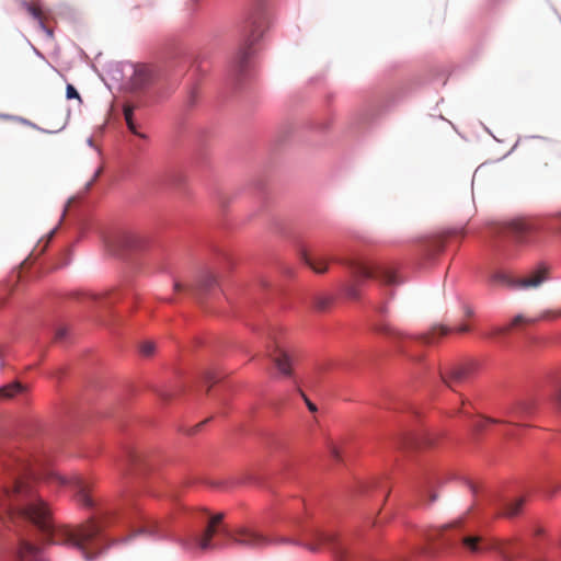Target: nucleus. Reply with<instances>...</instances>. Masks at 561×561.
<instances>
[{"instance_id":"nucleus-1","label":"nucleus","mask_w":561,"mask_h":561,"mask_svg":"<svg viewBox=\"0 0 561 561\" xmlns=\"http://www.w3.org/2000/svg\"><path fill=\"white\" fill-rule=\"evenodd\" d=\"M4 469L11 481L0 494V514L32 523L53 543L77 549L87 561L106 552L104 533L117 512L101 505L91 481L53 468L37 472L18 458L9 459Z\"/></svg>"},{"instance_id":"nucleus-2","label":"nucleus","mask_w":561,"mask_h":561,"mask_svg":"<svg viewBox=\"0 0 561 561\" xmlns=\"http://www.w3.org/2000/svg\"><path fill=\"white\" fill-rule=\"evenodd\" d=\"M342 264L348 267L358 280L375 278L387 285L400 283L394 270L387 265L368 264L357 259H345Z\"/></svg>"},{"instance_id":"nucleus-3","label":"nucleus","mask_w":561,"mask_h":561,"mask_svg":"<svg viewBox=\"0 0 561 561\" xmlns=\"http://www.w3.org/2000/svg\"><path fill=\"white\" fill-rule=\"evenodd\" d=\"M477 369L474 362H460L446 365L439 368L442 381L455 391L457 386L463 385L473 376Z\"/></svg>"},{"instance_id":"nucleus-4","label":"nucleus","mask_w":561,"mask_h":561,"mask_svg":"<svg viewBox=\"0 0 561 561\" xmlns=\"http://www.w3.org/2000/svg\"><path fill=\"white\" fill-rule=\"evenodd\" d=\"M538 231V226L530 219H515L501 227L500 233L517 244H530Z\"/></svg>"},{"instance_id":"nucleus-5","label":"nucleus","mask_w":561,"mask_h":561,"mask_svg":"<svg viewBox=\"0 0 561 561\" xmlns=\"http://www.w3.org/2000/svg\"><path fill=\"white\" fill-rule=\"evenodd\" d=\"M267 355L280 374L284 376L291 375V356L280 342L275 341L273 346H267Z\"/></svg>"},{"instance_id":"nucleus-6","label":"nucleus","mask_w":561,"mask_h":561,"mask_svg":"<svg viewBox=\"0 0 561 561\" xmlns=\"http://www.w3.org/2000/svg\"><path fill=\"white\" fill-rule=\"evenodd\" d=\"M216 284H217L216 276L209 271H204L198 275L196 283L194 285L185 286L180 280H174L173 287L176 293H180L183 290L196 293V291H207V290L211 289Z\"/></svg>"},{"instance_id":"nucleus-7","label":"nucleus","mask_w":561,"mask_h":561,"mask_svg":"<svg viewBox=\"0 0 561 561\" xmlns=\"http://www.w3.org/2000/svg\"><path fill=\"white\" fill-rule=\"evenodd\" d=\"M154 78L153 69L148 65H137L130 78V89L134 92L148 87Z\"/></svg>"},{"instance_id":"nucleus-8","label":"nucleus","mask_w":561,"mask_h":561,"mask_svg":"<svg viewBox=\"0 0 561 561\" xmlns=\"http://www.w3.org/2000/svg\"><path fill=\"white\" fill-rule=\"evenodd\" d=\"M549 268L545 265H539L533 270L527 276L518 278L519 288H536L539 287L545 280L548 279Z\"/></svg>"},{"instance_id":"nucleus-9","label":"nucleus","mask_w":561,"mask_h":561,"mask_svg":"<svg viewBox=\"0 0 561 561\" xmlns=\"http://www.w3.org/2000/svg\"><path fill=\"white\" fill-rule=\"evenodd\" d=\"M16 558L18 561H48L37 546L24 539L20 541Z\"/></svg>"},{"instance_id":"nucleus-10","label":"nucleus","mask_w":561,"mask_h":561,"mask_svg":"<svg viewBox=\"0 0 561 561\" xmlns=\"http://www.w3.org/2000/svg\"><path fill=\"white\" fill-rule=\"evenodd\" d=\"M22 7L34 20L38 22V25L43 31H45L49 36L53 35V31L46 26L48 13L44 11L37 1H23Z\"/></svg>"},{"instance_id":"nucleus-11","label":"nucleus","mask_w":561,"mask_h":561,"mask_svg":"<svg viewBox=\"0 0 561 561\" xmlns=\"http://www.w3.org/2000/svg\"><path fill=\"white\" fill-rule=\"evenodd\" d=\"M301 261L318 274L325 273L329 266V259L318 253H309L304 250L300 253Z\"/></svg>"},{"instance_id":"nucleus-12","label":"nucleus","mask_w":561,"mask_h":561,"mask_svg":"<svg viewBox=\"0 0 561 561\" xmlns=\"http://www.w3.org/2000/svg\"><path fill=\"white\" fill-rule=\"evenodd\" d=\"M222 518H224L222 514H217V515L213 516L209 519L204 534L196 538L197 546L202 550H207L211 547L210 540H211L213 536L215 535V533L217 531V527L220 525Z\"/></svg>"},{"instance_id":"nucleus-13","label":"nucleus","mask_w":561,"mask_h":561,"mask_svg":"<svg viewBox=\"0 0 561 561\" xmlns=\"http://www.w3.org/2000/svg\"><path fill=\"white\" fill-rule=\"evenodd\" d=\"M536 319H527L523 314L516 316L512 322L507 325L494 327L486 334L485 337L497 339L502 335L507 334L513 328H517L520 324H534Z\"/></svg>"},{"instance_id":"nucleus-14","label":"nucleus","mask_w":561,"mask_h":561,"mask_svg":"<svg viewBox=\"0 0 561 561\" xmlns=\"http://www.w3.org/2000/svg\"><path fill=\"white\" fill-rule=\"evenodd\" d=\"M256 39H257V36L254 35V33H252L251 35H249L247 37L242 47L238 51L237 57H236V64H237V68L240 72L243 71V69L245 68V65L251 56V46L254 44V42Z\"/></svg>"},{"instance_id":"nucleus-15","label":"nucleus","mask_w":561,"mask_h":561,"mask_svg":"<svg viewBox=\"0 0 561 561\" xmlns=\"http://www.w3.org/2000/svg\"><path fill=\"white\" fill-rule=\"evenodd\" d=\"M236 541L250 547H261L267 543L265 537L252 530L240 531L236 537Z\"/></svg>"},{"instance_id":"nucleus-16","label":"nucleus","mask_w":561,"mask_h":561,"mask_svg":"<svg viewBox=\"0 0 561 561\" xmlns=\"http://www.w3.org/2000/svg\"><path fill=\"white\" fill-rule=\"evenodd\" d=\"M375 331L392 340H401L405 334L388 322H380L375 325Z\"/></svg>"},{"instance_id":"nucleus-17","label":"nucleus","mask_w":561,"mask_h":561,"mask_svg":"<svg viewBox=\"0 0 561 561\" xmlns=\"http://www.w3.org/2000/svg\"><path fill=\"white\" fill-rule=\"evenodd\" d=\"M449 332V329L444 325H435L427 333L419 336L420 341L425 344H433L437 341L438 336H444Z\"/></svg>"},{"instance_id":"nucleus-18","label":"nucleus","mask_w":561,"mask_h":561,"mask_svg":"<svg viewBox=\"0 0 561 561\" xmlns=\"http://www.w3.org/2000/svg\"><path fill=\"white\" fill-rule=\"evenodd\" d=\"M25 390V386H23L19 381H14L12 383L1 387L0 394L7 399H10L16 396L18 393L24 392Z\"/></svg>"},{"instance_id":"nucleus-19","label":"nucleus","mask_w":561,"mask_h":561,"mask_svg":"<svg viewBox=\"0 0 561 561\" xmlns=\"http://www.w3.org/2000/svg\"><path fill=\"white\" fill-rule=\"evenodd\" d=\"M525 500L523 497L516 499L507 504H505L503 515L506 517H514L519 514Z\"/></svg>"},{"instance_id":"nucleus-20","label":"nucleus","mask_w":561,"mask_h":561,"mask_svg":"<svg viewBox=\"0 0 561 561\" xmlns=\"http://www.w3.org/2000/svg\"><path fill=\"white\" fill-rule=\"evenodd\" d=\"M492 282L500 285L518 287V279H513L508 274L504 272L494 273L492 276Z\"/></svg>"},{"instance_id":"nucleus-21","label":"nucleus","mask_w":561,"mask_h":561,"mask_svg":"<svg viewBox=\"0 0 561 561\" xmlns=\"http://www.w3.org/2000/svg\"><path fill=\"white\" fill-rule=\"evenodd\" d=\"M458 231L453 229V230H447V231H444L439 234V237L433 242V248H434V251L436 252H440L444 250V247H445V241L447 238L456 234Z\"/></svg>"},{"instance_id":"nucleus-22","label":"nucleus","mask_w":561,"mask_h":561,"mask_svg":"<svg viewBox=\"0 0 561 561\" xmlns=\"http://www.w3.org/2000/svg\"><path fill=\"white\" fill-rule=\"evenodd\" d=\"M531 411V407L528 403H518L511 412L514 419H524Z\"/></svg>"},{"instance_id":"nucleus-23","label":"nucleus","mask_w":561,"mask_h":561,"mask_svg":"<svg viewBox=\"0 0 561 561\" xmlns=\"http://www.w3.org/2000/svg\"><path fill=\"white\" fill-rule=\"evenodd\" d=\"M497 423H504V421L497 420V419H491V417H481L479 421L472 424V428L474 432L480 433L482 432L488 424H497Z\"/></svg>"},{"instance_id":"nucleus-24","label":"nucleus","mask_w":561,"mask_h":561,"mask_svg":"<svg viewBox=\"0 0 561 561\" xmlns=\"http://www.w3.org/2000/svg\"><path fill=\"white\" fill-rule=\"evenodd\" d=\"M480 537L468 536L462 538V543L472 552L479 551Z\"/></svg>"},{"instance_id":"nucleus-25","label":"nucleus","mask_w":561,"mask_h":561,"mask_svg":"<svg viewBox=\"0 0 561 561\" xmlns=\"http://www.w3.org/2000/svg\"><path fill=\"white\" fill-rule=\"evenodd\" d=\"M560 317H561V309L560 310H545L539 314V317L535 318L536 319L535 323L540 320H546V321L556 320Z\"/></svg>"},{"instance_id":"nucleus-26","label":"nucleus","mask_w":561,"mask_h":561,"mask_svg":"<svg viewBox=\"0 0 561 561\" xmlns=\"http://www.w3.org/2000/svg\"><path fill=\"white\" fill-rule=\"evenodd\" d=\"M201 379L205 385H207V391H209L210 387L217 381V377L211 369L204 370Z\"/></svg>"},{"instance_id":"nucleus-27","label":"nucleus","mask_w":561,"mask_h":561,"mask_svg":"<svg viewBox=\"0 0 561 561\" xmlns=\"http://www.w3.org/2000/svg\"><path fill=\"white\" fill-rule=\"evenodd\" d=\"M140 353L145 357L153 355L156 351V344L152 341H145L139 346Z\"/></svg>"},{"instance_id":"nucleus-28","label":"nucleus","mask_w":561,"mask_h":561,"mask_svg":"<svg viewBox=\"0 0 561 561\" xmlns=\"http://www.w3.org/2000/svg\"><path fill=\"white\" fill-rule=\"evenodd\" d=\"M134 110H135V107L130 104H125L123 107V113H124V117H125L127 125L134 122V119H133Z\"/></svg>"},{"instance_id":"nucleus-29","label":"nucleus","mask_w":561,"mask_h":561,"mask_svg":"<svg viewBox=\"0 0 561 561\" xmlns=\"http://www.w3.org/2000/svg\"><path fill=\"white\" fill-rule=\"evenodd\" d=\"M139 531L147 533V534H154L158 531V523L154 520H147L146 525Z\"/></svg>"},{"instance_id":"nucleus-30","label":"nucleus","mask_w":561,"mask_h":561,"mask_svg":"<svg viewBox=\"0 0 561 561\" xmlns=\"http://www.w3.org/2000/svg\"><path fill=\"white\" fill-rule=\"evenodd\" d=\"M66 96L67 99H77L80 103L82 102L80 94L72 84H67Z\"/></svg>"},{"instance_id":"nucleus-31","label":"nucleus","mask_w":561,"mask_h":561,"mask_svg":"<svg viewBox=\"0 0 561 561\" xmlns=\"http://www.w3.org/2000/svg\"><path fill=\"white\" fill-rule=\"evenodd\" d=\"M68 335V329L66 327H59L55 332V342H62Z\"/></svg>"},{"instance_id":"nucleus-32","label":"nucleus","mask_w":561,"mask_h":561,"mask_svg":"<svg viewBox=\"0 0 561 561\" xmlns=\"http://www.w3.org/2000/svg\"><path fill=\"white\" fill-rule=\"evenodd\" d=\"M345 291L347 297L354 300L358 299L360 296L359 290L355 285H348Z\"/></svg>"},{"instance_id":"nucleus-33","label":"nucleus","mask_w":561,"mask_h":561,"mask_svg":"<svg viewBox=\"0 0 561 561\" xmlns=\"http://www.w3.org/2000/svg\"><path fill=\"white\" fill-rule=\"evenodd\" d=\"M466 405H471V402L468 399H466V398H461V407L456 411V413L457 414L469 415L467 413V411L465 410Z\"/></svg>"},{"instance_id":"nucleus-34","label":"nucleus","mask_w":561,"mask_h":561,"mask_svg":"<svg viewBox=\"0 0 561 561\" xmlns=\"http://www.w3.org/2000/svg\"><path fill=\"white\" fill-rule=\"evenodd\" d=\"M301 396H302V398H304V400H305V402H306L307 408L309 409V411H310V412H316V411L318 410V409H317V407H316V404H314V403H312V402H311V401L306 397V394H305L304 392H301Z\"/></svg>"},{"instance_id":"nucleus-35","label":"nucleus","mask_w":561,"mask_h":561,"mask_svg":"<svg viewBox=\"0 0 561 561\" xmlns=\"http://www.w3.org/2000/svg\"><path fill=\"white\" fill-rule=\"evenodd\" d=\"M127 126H128V129H129L134 135H137V136H139V137H141V138H145V137H146L144 134L138 133L135 122H133V123L128 124Z\"/></svg>"},{"instance_id":"nucleus-36","label":"nucleus","mask_w":561,"mask_h":561,"mask_svg":"<svg viewBox=\"0 0 561 561\" xmlns=\"http://www.w3.org/2000/svg\"><path fill=\"white\" fill-rule=\"evenodd\" d=\"M376 311L379 314L383 316V314H386L388 312V308H387V306L385 304H381L379 306H376Z\"/></svg>"},{"instance_id":"nucleus-37","label":"nucleus","mask_w":561,"mask_h":561,"mask_svg":"<svg viewBox=\"0 0 561 561\" xmlns=\"http://www.w3.org/2000/svg\"><path fill=\"white\" fill-rule=\"evenodd\" d=\"M331 455L332 457H334L336 460H340V451L337 449L336 446H331Z\"/></svg>"},{"instance_id":"nucleus-38","label":"nucleus","mask_w":561,"mask_h":561,"mask_svg":"<svg viewBox=\"0 0 561 561\" xmlns=\"http://www.w3.org/2000/svg\"><path fill=\"white\" fill-rule=\"evenodd\" d=\"M556 400H557L558 405L561 408V386L559 387V389L557 391Z\"/></svg>"},{"instance_id":"nucleus-39","label":"nucleus","mask_w":561,"mask_h":561,"mask_svg":"<svg viewBox=\"0 0 561 561\" xmlns=\"http://www.w3.org/2000/svg\"><path fill=\"white\" fill-rule=\"evenodd\" d=\"M470 330V327L467 325V324H463V325H460L457 331L460 332V333H465V332H468Z\"/></svg>"},{"instance_id":"nucleus-40","label":"nucleus","mask_w":561,"mask_h":561,"mask_svg":"<svg viewBox=\"0 0 561 561\" xmlns=\"http://www.w3.org/2000/svg\"><path fill=\"white\" fill-rule=\"evenodd\" d=\"M428 497H430V502H431V503H433V502H435V501H436L437 495H436L435 493H433V492H430V493H428Z\"/></svg>"},{"instance_id":"nucleus-41","label":"nucleus","mask_w":561,"mask_h":561,"mask_svg":"<svg viewBox=\"0 0 561 561\" xmlns=\"http://www.w3.org/2000/svg\"><path fill=\"white\" fill-rule=\"evenodd\" d=\"M465 312H466V316H467V317H471V316L473 314L472 309H471V308H469V307H467V308H466Z\"/></svg>"},{"instance_id":"nucleus-42","label":"nucleus","mask_w":561,"mask_h":561,"mask_svg":"<svg viewBox=\"0 0 561 561\" xmlns=\"http://www.w3.org/2000/svg\"><path fill=\"white\" fill-rule=\"evenodd\" d=\"M460 520H456L454 524L446 525L445 528L459 526Z\"/></svg>"},{"instance_id":"nucleus-43","label":"nucleus","mask_w":561,"mask_h":561,"mask_svg":"<svg viewBox=\"0 0 561 561\" xmlns=\"http://www.w3.org/2000/svg\"><path fill=\"white\" fill-rule=\"evenodd\" d=\"M325 305H327V302H325V301H320V302L318 304V308H319V309H324V308H325Z\"/></svg>"},{"instance_id":"nucleus-44","label":"nucleus","mask_w":561,"mask_h":561,"mask_svg":"<svg viewBox=\"0 0 561 561\" xmlns=\"http://www.w3.org/2000/svg\"><path fill=\"white\" fill-rule=\"evenodd\" d=\"M320 539H321L322 541H327V540H329V537H328V536H324V535H321Z\"/></svg>"},{"instance_id":"nucleus-45","label":"nucleus","mask_w":561,"mask_h":561,"mask_svg":"<svg viewBox=\"0 0 561 561\" xmlns=\"http://www.w3.org/2000/svg\"><path fill=\"white\" fill-rule=\"evenodd\" d=\"M308 549L311 550V551H316L317 547L311 545V546H308Z\"/></svg>"},{"instance_id":"nucleus-46","label":"nucleus","mask_w":561,"mask_h":561,"mask_svg":"<svg viewBox=\"0 0 561 561\" xmlns=\"http://www.w3.org/2000/svg\"><path fill=\"white\" fill-rule=\"evenodd\" d=\"M101 171H102L101 169H99V170L96 171V173H95V175H94L93 181H94V180L100 175Z\"/></svg>"},{"instance_id":"nucleus-47","label":"nucleus","mask_w":561,"mask_h":561,"mask_svg":"<svg viewBox=\"0 0 561 561\" xmlns=\"http://www.w3.org/2000/svg\"><path fill=\"white\" fill-rule=\"evenodd\" d=\"M470 488H471L472 492H476V486L473 484H470Z\"/></svg>"}]
</instances>
